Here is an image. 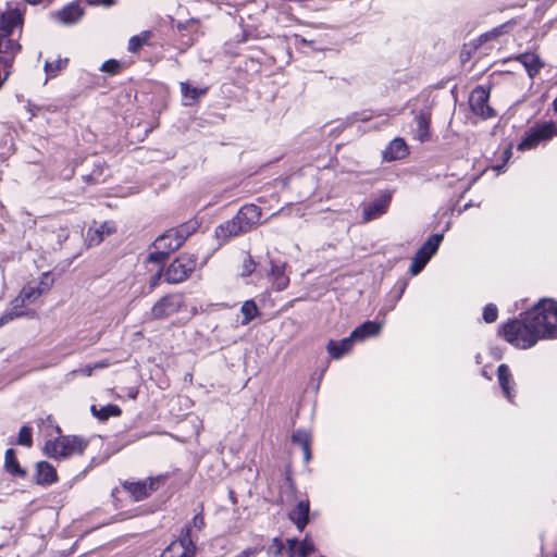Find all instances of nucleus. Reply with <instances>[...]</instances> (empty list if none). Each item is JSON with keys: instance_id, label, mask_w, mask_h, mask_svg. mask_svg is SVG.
I'll list each match as a JSON object with an SVG mask.
<instances>
[{"instance_id": "nucleus-13", "label": "nucleus", "mask_w": 557, "mask_h": 557, "mask_svg": "<svg viewBox=\"0 0 557 557\" xmlns=\"http://www.w3.org/2000/svg\"><path fill=\"white\" fill-rule=\"evenodd\" d=\"M161 483L162 478L156 476L137 482L125 481L123 487L135 502H139L148 497L151 492L157 491Z\"/></svg>"}, {"instance_id": "nucleus-53", "label": "nucleus", "mask_w": 557, "mask_h": 557, "mask_svg": "<svg viewBox=\"0 0 557 557\" xmlns=\"http://www.w3.org/2000/svg\"><path fill=\"white\" fill-rule=\"evenodd\" d=\"M498 34H499L498 29H494V30L491 33V35H493V36H497Z\"/></svg>"}, {"instance_id": "nucleus-33", "label": "nucleus", "mask_w": 557, "mask_h": 557, "mask_svg": "<svg viewBox=\"0 0 557 557\" xmlns=\"http://www.w3.org/2000/svg\"><path fill=\"white\" fill-rule=\"evenodd\" d=\"M91 413L99 419L100 421H106L110 417H119L121 414V409L117 405L109 404L107 406H102L97 408V406L92 405Z\"/></svg>"}, {"instance_id": "nucleus-26", "label": "nucleus", "mask_w": 557, "mask_h": 557, "mask_svg": "<svg viewBox=\"0 0 557 557\" xmlns=\"http://www.w3.org/2000/svg\"><path fill=\"white\" fill-rule=\"evenodd\" d=\"M519 61L527 70L528 75L533 78L543 67L539 55L534 53H522L517 57Z\"/></svg>"}, {"instance_id": "nucleus-4", "label": "nucleus", "mask_w": 557, "mask_h": 557, "mask_svg": "<svg viewBox=\"0 0 557 557\" xmlns=\"http://www.w3.org/2000/svg\"><path fill=\"white\" fill-rule=\"evenodd\" d=\"M85 447L86 443L77 436H59L46 443L45 453L51 458H69L82 454Z\"/></svg>"}, {"instance_id": "nucleus-52", "label": "nucleus", "mask_w": 557, "mask_h": 557, "mask_svg": "<svg viewBox=\"0 0 557 557\" xmlns=\"http://www.w3.org/2000/svg\"><path fill=\"white\" fill-rule=\"evenodd\" d=\"M553 109L557 113V97L553 101Z\"/></svg>"}, {"instance_id": "nucleus-50", "label": "nucleus", "mask_w": 557, "mask_h": 557, "mask_svg": "<svg viewBox=\"0 0 557 557\" xmlns=\"http://www.w3.org/2000/svg\"><path fill=\"white\" fill-rule=\"evenodd\" d=\"M405 287H406V284H403V286L399 289L398 295L396 296V300L400 299V297H401V295H403V293L405 290Z\"/></svg>"}, {"instance_id": "nucleus-37", "label": "nucleus", "mask_w": 557, "mask_h": 557, "mask_svg": "<svg viewBox=\"0 0 557 557\" xmlns=\"http://www.w3.org/2000/svg\"><path fill=\"white\" fill-rule=\"evenodd\" d=\"M148 34L136 35L128 40V51L135 53L148 41Z\"/></svg>"}, {"instance_id": "nucleus-38", "label": "nucleus", "mask_w": 557, "mask_h": 557, "mask_svg": "<svg viewBox=\"0 0 557 557\" xmlns=\"http://www.w3.org/2000/svg\"><path fill=\"white\" fill-rule=\"evenodd\" d=\"M498 317V310L497 307L493 304H488L484 307L483 310V320L486 323H493L497 320Z\"/></svg>"}, {"instance_id": "nucleus-29", "label": "nucleus", "mask_w": 557, "mask_h": 557, "mask_svg": "<svg viewBox=\"0 0 557 557\" xmlns=\"http://www.w3.org/2000/svg\"><path fill=\"white\" fill-rule=\"evenodd\" d=\"M208 88L191 87L187 82L181 83V92L185 106H191L200 97L205 96Z\"/></svg>"}, {"instance_id": "nucleus-23", "label": "nucleus", "mask_w": 557, "mask_h": 557, "mask_svg": "<svg viewBox=\"0 0 557 557\" xmlns=\"http://www.w3.org/2000/svg\"><path fill=\"white\" fill-rule=\"evenodd\" d=\"M354 343L355 341L349 335L341 341H330L326 349L332 358L339 359L351 350Z\"/></svg>"}, {"instance_id": "nucleus-32", "label": "nucleus", "mask_w": 557, "mask_h": 557, "mask_svg": "<svg viewBox=\"0 0 557 557\" xmlns=\"http://www.w3.org/2000/svg\"><path fill=\"white\" fill-rule=\"evenodd\" d=\"M69 59L67 58H61L58 57L53 61H46L45 62V73H46V82L50 78H54L62 70H64L67 66Z\"/></svg>"}, {"instance_id": "nucleus-9", "label": "nucleus", "mask_w": 557, "mask_h": 557, "mask_svg": "<svg viewBox=\"0 0 557 557\" xmlns=\"http://www.w3.org/2000/svg\"><path fill=\"white\" fill-rule=\"evenodd\" d=\"M557 135V126L554 122H544L532 127L518 145V150H531L535 148L542 140H547Z\"/></svg>"}, {"instance_id": "nucleus-44", "label": "nucleus", "mask_w": 557, "mask_h": 557, "mask_svg": "<svg viewBox=\"0 0 557 557\" xmlns=\"http://www.w3.org/2000/svg\"><path fill=\"white\" fill-rule=\"evenodd\" d=\"M373 114L369 111L357 112L354 114L356 121L368 122L371 120Z\"/></svg>"}, {"instance_id": "nucleus-5", "label": "nucleus", "mask_w": 557, "mask_h": 557, "mask_svg": "<svg viewBox=\"0 0 557 557\" xmlns=\"http://www.w3.org/2000/svg\"><path fill=\"white\" fill-rule=\"evenodd\" d=\"M53 282L51 273H42L38 282H29L23 287L18 297L14 300L15 304L21 302V305L26 306L35 302L41 295L51 289ZM16 307L17 305H15Z\"/></svg>"}, {"instance_id": "nucleus-19", "label": "nucleus", "mask_w": 557, "mask_h": 557, "mask_svg": "<svg viewBox=\"0 0 557 557\" xmlns=\"http://www.w3.org/2000/svg\"><path fill=\"white\" fill-rule=\"evenodd\" d=\"M497 377H498V383H499V386L503 391V394L505 395V397L509 400V401H512L513 397H515V381L512 379V375H511V372L508 368L507 364L505 363H502L498 369H497Z\"/></svg>"}, {"instance_id": "nucleus-56", "label": "nucleus", "mask_w": 557, "mask_h": 557, "mask_svg": "<svg viewBox=\"0 0 557 557\" xmlns=\"http://www.w3.org/2000/svg\"><path fill=\"white\" fill-rule=\"evenodd\" d=\"M86 373H87V375H90V374H91V369H88V370L86 371Z\"/></svg>"}, {"instance_id": "nucleus-12", "label": "nucleus", "mask_w": 557, "mask_h": 557, "mask_svg": "<svg viewBox=\"0 0 557 557\" xmlns=\"http://www.w3.org/2000/svg\"><path fill=\"white\" fill-rule=\"evenodd\" d=\"M392 197V190H381L375 198L363 206L362 221L369 222L382 216L387 211Z\"/></svg>"}, {"instance_id": "nucleus-35", "label": "nucleus", "mask_w": 557, "mask_h": 557, "mask_svg": "<svg viewBox=\"0 0 557 557\" xmlns=\"http://www.w3.org/2000/svg\"><path fill=\"white\" fill-rule=\"evenodd\" d=\"M240 311L244 315L242 325H247L259 314V309L253 300L245 301L240 308Z\"/></svg>"}, {"instance_id": "nucleus-51", "label": "nucleus", "mask_w": 557, "mask_h": 557, "mask_svg": "<svg viewBox=\"0 0 557 557\" xmlns=\"http://www.w3.org/2000/svg\"><path fill=\"white\" fill-rule=\"evenodd\" d=\"M27 3L36 5L41 2V0H25Z\"/></svg>"}, {"instance_id": "nucleus-43", "label": "nucleus", "mask_w": 557, "mask_h": 557, "mask_svg": "<svg viewBox=\"0 0 557 557\" xmlns=\"http://www.w3.org/2000/svg\"><path fill=\"white\" fill-rule=\"evenodd\" d=\"M159 268L157 270V272L151 276L150 281H149V288L150 289H153L154 287L158 286L162 275L163 274V270H162V264H157Z\"/></svg>"}, {"instance_id": "nucleus-42", "label": "nucleus", "mask_w": 557, "mask_h": 557, "mask_svg": "<svg viewBox=\"0 0 557 557\" xmlns=\"http://www.w3.org/2000/svg\"><path fill=\"white\" fill-rule=\"evenodd\" d=\"M255 267H256V264H255L253 260L251 259V257H247L243 264L242 275L243 276L250 275L255 271Z\"/></svg>"}, {"instance_id": "nucleus-47", "label": "nucleus", "mask_w": 557, "mask_h": 557, "mask_svg": "<svg viewBox=\"0 0 557 557\" xmlns=\"http://www.w3.org/2000/svg\"><path fill=\"white\" fill-rule=\"evenodd\" d=\"M67 237H69L67 230L63 228V227L59 228L58 234H57L59 245H61L63 240L67 239Z\"/></svg>"}, {"instance_id": "nucleus-17", "label": "nucleus", "mask_w": 557, "mask_h": 557, "mask_svg": "<svg viewBox=\"0 0 557 557\" xmlns=\"http://www.w3.org/2000/svg\"><path fill=\"white\" fill-rule=\"evenodd\" d=\"M287 545L286 557H308L314 552V544L309 537L302 541L288 539Z\"/></svg>"}, {"instance_id": "nucleus-1", "label": "nucleus", "mask_w": 557, "mask_h": 557, "mask_svg": "<svg viewBox=\"0 0 557 557\" xmlns=\"http://www.w3.org/2000/svg\"><path fill=\"white\" fill-rule=\"evenodd\" d=\"M23 13L10 9L0 14V88L11 73L15 55L21 51L18 38L22 32Z\"/></svg>"}, {"instance_id": "nucleus-8", "label": "nucleus", "mask_w": 557, "mask_h": 557, "mask_svg": "<svg viewBox=\"0 0 557 557\" xmlns=\"http://www.w3.org/2000/svg\"><path fill=\"white\" fill-rule=\"evenodd\" d=\"M172 235H174V233L168 231L154 240V251L148 255V263L162 264L172 251L178 249L182 246V237L175 242L173 240Z\"/></svg>"}, {"instance_id": "nucleus-3", "label": "nucleus", "mask_w": 557, "mask_h": 557, "mask_svg": "<svg viewBox=\"0 0 557 557\" xmlns=\"http://www.w3.org/2000/svg\"><path fill=\"white\" fill-rule=\"evenodd\" d=\"M530 319L535 321L543 339L557 338V300L543 298L530 309Z\"/></svg>"}, {"instance_id": "nucleus-15", "label": "nucleus", "mask_w": 557, "mask_h": 557, "mask_svg": "<svg viewBox=\"0 0 557 557\" xmlns=\"http://www.w3.org/2000/svg\"><path fill=\"white\" fill-rule=\"evenodd\" d=\"M235 216L246 233L259 223L261 209L252 203L245 205L239 209Z\"/></svg>"}, {"instance_id": "nucleus-2", "label": "nucleus", "mask_w": 557, "mask_h": 557, "mask_svg": "<svg viewBox=\"0 0 557 557\" xmlns=\"http://www.w3.org/2000/svg\"><path fill=\"white\" fill-rule=\"evenodd\" d=\"M500 332L509 344L519 349L531 348L543 339L536 322L530 319V309L521 314V319L504 324Z\"/></svg>"}, {"instance_id": "nucleus-41", "label": "nucleus", "mask_w": 557, "mask_h": 557, "mask_svg": "<svg viewBox=\"0 0 557 557\" xmlns=\"http://www.w3.org/2000/svg\"><path fill=\"white\" fill-rule=\"evenodd\" d=\"M120 67H121L120 62L111 59V60H108L102 63L101 71L110 73V74H115L119 72Z\"/></svg>"}, {"instance_id": "nucleus-34", "label": "nucleus", "mask_w": 557, "mask_h": 557, "mask_svg": "<svg viewBox=\"0 0 557 557\" xmlns=\"http://www.w3.org/2000/svg\"><path fill=\"white\" fill-rule=\"evenodd\" d=\"M107 165L104 162L98 161L94 164V170L90 174L83 176L84 181L88 184H98L106 181L107 174Z\"/></svg>"}, {"instance_id": "nucleus-36", "label": "nucleus", "mask_w": 557, "mask_h": 557, "mask_svg": "<svg viewBox=\"0 0 557 557\" xmlns=\"http://www.w3.org/2000/svg\"><path fill=\"white\" fill-rule=\"evenodd\" d=\"M17 444L30 447L33 445V434L32 428L28 425H23L18 432Z\"/></svg>"}, {"instance_id": "nucleus-39", "label": "nucleus", "mask_w": 557, "mask_h": 557, "mask_svg": "<svg viewBox=\"0 0 557 557\" xmlns=\"http://www.w3.org/2000/svg\"><path fill=\"white\" fill-rule=\"evenodd\" d=\"M285 550V546L283 542L275 537L272 540V543L270 544L268 548V553L273 555L274 557L281 556L283 552Z\"/></svg>"}, {"instance_id": "nucleus-18", "label": "nucleus", "mask_w": 557, "mask_h": 557, "mask_svg": "<svg viewBox=\"0 0 557 557\" xmlns=\"http://www.w3.org/2000/svg\"><path fill=\"white\" fill-rule=\"evenodd\" d=\"M416 128L413 129L414 139L424 143L430 138L431 113L421 111L413 119Z\"/></svg>"}, {"instance_id": "nucleus-28", "label": "nucleus", "mask_w": 557, "mask_h": 557, "mask_svg": "<svg viewBox=\"0 0 557 557\" xmlns=\"http://www.w3.org/2000/svg\"><path fill=\"white\" fill-rule=\"evenodd\" d=\"M292 442L294 444H298L304 451V460L305 462H309L311 459V450H310V443H311V435L306 430H296L292 434Z\"/></svg>"}, {"instance_id": "nucleus-48", "label": "nucleus", "mask_w": 557, "mask_h": 557, "mask_svg": "<svg viewBox=\"0 0 557 557\" xmlns=\"http://www.w3.org/2000/svg\"><path fill=\"white\" fill-rule=\"evenodd\" d=\"M21 313L20 312H10L8 314H4L1 319H0V325H3L4 323H7L8 321H11L13 320L15 317H20Z\"/></svg>"}, {"instance_id": "nucleus-25", "label": "nucleus", "mask_w": 557, "mask_h": 557, "mask_svg": "<svg viewBox=\"0 0 557 557\" xmlns=\"http://www.w3.org/2000/svg\"><path fill=\"white\" fill-rule=\"evenodd\" d=\"M285 263L271 262V278L276 290H284L289 284V277L285 273Z\"/></svg>"}, {"instance_id": "nucleus-16", "label": "nucleus", "mask_w": 557, "mask_h": 557, "mask_svg": "<svg viewBox=\"0 0 557 557\" xmlns=\"http://www.w3.org/2000/svg\"><path fill=\"white\" fill-rule=\"evenodd\" d=\"M409 153V148L406 141L400 138H394L388 146L383 150L382 158L384 161H397L406 158Z\"/></svg>"}, {"instance_id": "nucleus-7", "label": "nucleus", "mask_w": 557, "mask_h": 557, "mask_svg": "<svg viewBox=\"0 0 557 557\" xmlns=\"http://www.w3.org/2000/svg\"><path fill=\"white\" fill-rule=\"evenodd\" d=\"M443 238V234H433L418 249L410 265V273L412 275H418L424 269L430 259L436 253Z\"/></svg>"}, {"instance_id": "nucleus-27", "label": "nucleus", "mask_w": 557, "mask_h": 557, "mask_svg": "<svg viewBox=\"0 0 557 557\" xmlns=\"http://www.w3.org/2000/svg\"><path fill=\"white\" fill-rule=\"evenodd\" d=\"M4 469L5 471L15 478H25L26 471L20 466L16 457L15 450L13 448H9L4 454Z\"/></svg>"}, {"instance_id": "nucleus-22", "label": "nucleus", "mask_w": 557, "mask_h": 557, "mask_svg": "<svg viewBox=\"0 0 557 557\" xmlns=\"http://www.w3.org/2000/svg\"><path fill=\"white\" fill-rule=\"evenodd\" d=\"M382 329V323H376L374 321H367L356 327L350 336L355 342H361L368 337L375 336L380 333Z\"/></svg>"}, {"instance_id": "nucleus-31", "label": "nucleus", "mask_w": 557, "mask_h": 557, "mask_svg": "<svg viewBox=\"0 0 557 557\" xmlns=\"http://www.w3.org/2000/svg\"><path fill=\"white\" fill-rule=\"evenodd\" d=\"M115 231V227L110 222H104L99 227L95 228L94 233L97 235V238H94L91 236L92 228H89L87 232V242L89 246H96L99 245L103 238L104 235H110Z\"/></svg>"}, {"instance_id": "nucleus-46", "label": "nucleus", "mask_w": 557, "mask_h": 557, "mask_svg": "<svg viewBox=\"0 0 557 557\" xmlns=\"http://www.w3.org/2000/svg\"><path fill=\"white\" fill-rule=\"evenodd\" d=\"M193 525H194L196 529H198V530H200V529H202V528H203V525H205V519H203L202 515L197 513V515L193 518Z\"/></svg>"}, {"instance_id": "nucleus-11", "label": "nucleus", "mask_w": 557, "mask_h": 557, "mask_svg": "<svg viewBox=\"0 0 557 557\" xmlns=\"http://www.w3.org/2000/svg\"><path fill=\"white\" fill-rule=\"evenodd\" d=\"M490 91L483 86L475 87L469 97V106L471 111L486 120L496 115L495 110L488 104Z\"/></svg>"}, {"instance_id": "nucleus-45", "label": "nucleus", "mask_w": 557, "mask_h": 557, "mask_svg": "<svg viewBox=\"0 0 557 557\" xmlns=\"http://www.w3.org/2000/svg\"><path fill=\"white\" fill-rule=\"evenodd\" d=\"M87 2L91 5H101L106 8L114 4V0H87Z\"/></svg>"}, {"instance_id": "nucleus-40", "label": "nucleus", "mask_w": 557, "mask_h": 557, "mask_svg": "<svg viewBox=\"0 0 557 557\" xmlns=\"http://www.w3.org/2000/svg\"><path fill=\"white\" fill-rule=\"evenodd\" d=\"M170 232L174 233V235H172V236H173V240H175V242H177V239L180 237H182V245L184 244V242L190 234L189 227L187 225H182L178 228L170 230Z\"/></svg>"}, {"instance_id": "nucleus-30", "label": "nucleus", "mask_w": 557, "mask_h": 557, "mask_svg": "<svg viewBox=\"0 0 557 557\" xmlns=\"http://www.w3.org/2000/svg\"><path fill=\"white\" fill-rule=\"evenodd\" d=\"M83 15L82 8L76 3H70L58 12L59 20L64 24H74Z\"/></svg>"}, {"instance_id": "nucleus-57", "label": "nucleus", "mask_w": 557, "mask_h": 557, "mask_svg": "<svg viewBox=\"0 0 557 557\" xmlns=\"http://www.w3.org/2000/svg\"><path fill=\"white\" fill-rule=\"evenodd\" d=\"M96 367H104L103 363L96 364Z\"/></svg>"}, {"instance_id": "nucleus-14", "label": "nucleus", "mask_w": 557, "mask_h": 557, "mask_svg": "<svg viewBox=\"0 0 557 557\" xmlns=\"http://www.w3.org/2000/svg\"><path fill=\"white\" fill-rule=\"evenodd\" d=\"M183 305V297L178 294H170L159 299L151 308L154 319H163L177 312Z\"/></svg>"}, {"instance_id": "nucleus-21", "label": "nucleus", "mask_w": 557, "mask_h": 557, "mask_svg": "<svg viewBox=\"0 0 557 557\" xmlns=\"http://www.w3.org/2000/svg\"><path fill=\"white\" fill-rule=\"evenodd\" d=\"M245 233L242 225L238 223V220L236 216L233 219L220 224L215 228V236L218 239L222 242H227L232 237L238 236L240 234Z\"/></svg>"}, {"instance_id": "nucleus-24", "label": "nucleus", "mask_w": 557, "mask_h": 557, "mask_svg": "<svg viewBox=\"0 0 557 557\" xmlns=\"http://www.w3.org/2000/svg\"><path fill=\"white\" fill-rule=\"evenodd\" d=\"M55 469L47 461H39L36 465V482L41 485L52 484L57 481Z\"/></svg>"}, {"instance_id": "nucleus-10", "label": "nucleus", "mask_w": 557, "mask_h": 557, "mask_svg": "<svg viewBox=\"0 0 557 557\" xmlns=\"http://www.w3.org/2000/svg\"><path fill=\"white\" fill-rule=\"evenodd\" d=\"M196 545L190 535V528L182 529L180 537L173 541L160 555V557H195Z\"/></svg>"}, {"instance_id": "nucleus-58", "label": "nucleus", "mask_w": 557, "mask_h": 557, "mask_svg": "<svg viewBox=\"0 0 557 557\" xmlns=\"http://www.w3.org/2000/svg\"><path fill=\"white\" fill-rule=\"evenodd\" d=\"M555 557H557V554L555 555Z\"/></svg>"}, {"instance_id": "nucleus-55", "label": "nucleus", "mask_w": 557, "mask_h": 557, "mask_svg": "<svg viewBox=\"0 0 557 557\" xmlns=\"http://www.w3.org/2000/svg\"><path fill=\"white\" fill-rule=\"evenodd\" d=\"M94 231H95V228H92L91 236H92L94 238H97V235L94 233Z\"/></svg>"}, {"instance_id": "nucleus-54", "label": "nucleus", "mask_w": 557, "mask_h": 557, "mask_svg": "<svg viewBox=\"0 0 557 557\" xmlns=\"http://www.w3.org/2000/svg\"><path fill=\"white\" fill-rule=\"evenodd\" d=\"M503 168H504V165H500V166H497L496 170L499 172L503 170Z\"/></svg>"}, {"instance_id": "nucleus-49", "label": "nucleus", "mask_w": 557, "mask_h": 557, "mask_svg": "<svg viewBox=\"0 0 557 557\" xmlns=\"http://www.w3.org/2000/svg\"><path fill=\"white\" fill-rule=\"evenodd\" d=\"M511 156V148H507L504 153H503V158L505 161H507Z\"/></svg>"}, {"instance_id": "nucleus-20", "label": "nucleus", "mask_w": 557, "mask_h": 557, "mask_svg": "<svg viewBox=\"0 0 557 557\" xmlns=\"http://www.w3.org/2000/svg\"><path fill=\"white\" fill-rule=\"evenodd\" d=\"M310 505L308 499L299 500L290 510L289 519L296 524L299 531H302L309 522Z\"/></svg>"}, {"instance_id": "nucleus-6", "label": "nucleus", "mask_w": 557, "mask_h": 557, "mask_svg": "<svg viewBox=\"0 0 557 557\" xmlns=\"http://www.w3.org/2000/svg\"><path fill=\"white\" fill-rule=\"evenodd\" d=\"M197 258L193 255L177 257L165 270L164 280L170 284H178L185 281L195 270Z\"/></svg>"}]
</instances>
